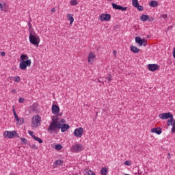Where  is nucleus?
<instances>
[{
    "label": "nucleus",
    "instance_id": "f257e3e1",
    "mask_svg": "<svg viewBox=\"0 0 175 175\" xmlns=\"http://www.w3.org/2000/svg\"><path fill=\"white\" fill-rule=\"evenodd\" d=\"M61 129V122L58 121L57 116L52 118L51 122L48 128V131L51 133L57 132Z\"/></svg>",
    "mask_w": 175,
    "mask_h": 175
},
{
    "label": "nucleus",
    "instance_id": "f03ea898",
    "mask_svg": "<svg viewBox=\"0 0 175 175\" xmlns=\"http://www.w3.org/2000/svg\"><path fill=\"white\" fill-rule=\"evenodd\" d=\"M159 118L161 120H167V118H170V120H168L167 122L168 126H170V125H172V122H173V115H172L170 112L159 114Z\"/></svg>",
    "mask_w": 175,
    "mask_h": 175
},
{
    "label": "nucleus",
    "instance_id": "7ed1b4c3",
    "mask_svg": "<svg viewBox=\"0 0 175 175\" xmlns=\"http://www.w3.org/2000/svg\"><path fill=\"white\" fill-rule=\"evenodd\" d=\"M40 122H42V119L39 117V116L36 115L33 116L31 120L32 128H38V126L40 125Z\"/></svg>",
    "mask_w": 175,
    "mask_h": 175
},
{
    "label": "nucleus",
    "instance_id": "20e7f679",
    "mask_svg": "<svg viewBox=\"0 0 175 175\" xmlns=\"http://www.w3.org/2000/svg\"><path fill=\"white\" fill-rule=\"evenodd\" d=\"M14 136H17V137H20L16 131H5L3 133L4 139H6V138L13 139V137H14Z\"/></svg>",
    "mask_w": 175,
    "mask_h": 175
},
{
    "label": "nucleus",
    "instance_id": "39448f33",
    "mask_svg": "<svg viewBox=\"0 0 175 175\" xmlns=\"http://www.w3.org/2000/svg\"><path fill=\"white\" fill-rule=\"evenodd\" d=\"M83 145L81 144H76L75 145L72 146L70 148L71 152H81V151H83Z\"/></svg>",
    "mask_w": 175,
    "mask_h": 175
},
{
    "label": "nucleus",
    "instance_id": "423d86ee",
    "mask_svg": "<svg viewBox=\"0 0 175 175\" xmlns=\"http://www.w3.org/2000/svg\"><path fill=\"white\" fill-rule=\"evenodd\" d=\"M29 39L31 44H33L34 46H39V37L33 36L32 35V33H30Z\"/></svg>",
    "mask_w": 175,
    "mask_h": 175
},
{
    "label": "nucleus",
    "instance_id": "0eeeda50",
    "mask_svg": "<svg viewBox=\"0 0 175 175\" xmlns=\"http://www.w3.org/2000/svg\"><path fill=\"white\" fill-rule=\"evenodd\" d=\"M29 57L28 55L25 54L21 55V60L24 62L25 65H26V67L31 66V64H32V62L31 59H28Z\"/></svg>",
    "mask_w": 175,
    "mask_h": 175
},
{
    "label": "nucleus",
    "instance_id": "6e6552de",
    "mask_svg": "<svg viewBox=\"0 0 175 175\" xmlns=\"http://www.w3.org/2000/svg\"><path fill=\"white\" fill-rule=\"evenodd\" d=\"M83 133H84V129L82 127L77 128L74 131V136L75 137H81Z\"/></svg>",
    "mask_w": 175,
    "mask_h": 175
},
{
    "label": "nucleus",
    "instance_id": "1a4fd4ad",
    "mask_svg": "<svg viewBox=\"0 0 175 175\" xmlns=\"http://www.w3.org/2000/svg\"><path fill=\"white\" fill-rule=\"evenodd\" d=\"M111 19V16L109 14H102L101 15H100V20L101 21H110Z\"/></svg>",
    "mask_w": 175,
    "mask_h": 175
},
{
    "label": "nucleus",
    "instance_id": "9d476101",
    "mask_svg": "<svg viewBox=\"0 0 175 175\" xmlns=\"http://www.w3.org/2000/svg\"><path fill=\"white\" fill-rule=\"evenodd\" d=\"M135 42L139 44V46H146L147 44V40L146 39H142L140 37L135 38Z\"/></svg>",
    "mask_w": 175,
    "mask_h": 175
},
{
    "label": "nucleus",
    "instance_id": "9b49d317",
    "mask_svg": "<svg viewBox=\"0 0 175 175\" xmlns=\"http://www.w3.org/2000/svg\"><path fill=\"white\" fill-rule=\"evenodd\" d=\"M148 69L150 70V72H155V70L159 69V66H158V64H148Z\"/></svg>",
    "mask_w": 175,
    "mask_h": 175
},
{
    "label": "nucleus",
    "instance_id": "f8f14e48",
    "mask_svg": "<svg viewBox=\"0 0 175 175\" xmlns=\"http://www.w3.org/2000/svg\"><path fill=\"white\" fill-rule=\"evenodd\" d=\"M95 54L94 53L90 52L88 55V62L89 64H94V61H95Z\"/></svg>",
    "mask_w": 175,
    "mask_h": 175
},
{
    "label": "nucleus",
    "instance_id": "ddd939ff",
    "mask_svg": "<svg viewBox=\"0 0 175 175\" xmlns=\"http://www.w3.org/2000/svg\"><path fill=\"white\" fill-rule=\"evenodd\" d=\"M52 113L53 114H58L59 113V107L57 105H53L52 106Z\"/></svg>",
    "mask_w": 175,
    "mask_h": 175
},
{
    "label": "nucleus",
    "instance_id": "4468645a",
    "mask_svg": "<svg viewBox=\"0 0 175 175\" xmlns=\"http://www.w3.org/2000/svg\"><path fill=\"white\" fill-rule=\"evenodd\" d=\"M152 133H157V135H161L162 133V129L161 127L153 128L151 129Z\"/></svg>",
    "mask_w": 175,
    "mask_h": 175
},
{
    "label": "nucleus",
    "instance_id": "2eb2a0df",
    "mask_svg": "<svg viewBox=\"0 0 175 175\" xmlns=\"http://www.w3.org/2000/svg\"><path fill=\"white\" fill-rule=\"evenodd\" d=\"M70 126H68V124H61V131L62 132H66L68 131V129H69Z\"/></svg>",
    "mask_w": 175,
    "mask_h": 175
},
{
    "label": "nucleus",
    "instance_id": "dca6fc26",
    "mask_svg": "<svg viewBox=\"0 0 175 175\" xmlns=\"http://www.w3.org/2000/svg\"><path fill=\"white\" fill-rule=\"evenodd\" d=\"M67 20L68 21H70V25H72L73 24V22L75 21V18L70 14H67Z\"/></svg>",
    "mask_w": 175,
    "mask_h": 175
},
{
    "label": "nucleus",
    "instance_id": "f3484780",
    "mask_svg": "<svg viewBox=\"0 0 175 175\" xmlns=\"http://www.w3.org/2000/svg\"><path fill=\"white\" fill-rule=\"evenodd\" d=\"M84 175H95V172H92L91 170L90 169H85L84 170Z\"/></svg>",
    "mask_w": 175,
    "mask_h": 175
},
{
    "label": "nucleus",
    "instance_id": "a211bd4d",
    "mask_svg": "<svg viewBox=\"0 0 175 175\" xmlns=\"http://www.w3.org/2000/svg\"><path fill=\"white\" fill-rule=\"evenodd\" d=\"M19 68L21 69V70H25L27 69V65L21 60V62L19 64Z\"/></svg>",
    "mask_w": 175,
    "mask_h": 175
},
{
    "label": "nucleus",
    "instance_id": "6ab92c4d",
    "mask_svg": "<svg viewBox=\"0 0 175 175\" xmlns=\"http://www.w3.org/2000/svg\"><path fill=\"white\" fill-rule=\"evenodd\" d=\"M141 21H147L150 20V16L148 15H142L140 18Z\"/></svg>",
    "mask_w": 175,
    "mask_h": 175
},
{
    "label": "nucleus",
    "instance_id": "aec40b11",
    "mask_svg": "<svg viewBox=\"0 0 175 175\" xmlns=\"http://www.w3.org/2000/svg\"><path fill=\"white\" fill-rule=\"evenodd\" d=\"M131 51H133V53H139L140 51V49L135 46H131Z\"/></svg>",
    "mask_w": 175,
    "mask_h": 175
},
{
    "label": "nucleus",
    "instance_id": "412c9836",
    "mask_svg": "<svg viewBox=\"0 0 175 175\" xmlns=\"http://www.w3.org/2000/svg\"><path fill=\"white\" fill-rule=\"evenodd\" d=\"M149 6H151V8H157V6H158V3L155 1H151Z\"/></svg>",
    "mask_w": 175,
    "mask_h": 175
},
{
    "label": "nucleus",
    "instance_id": "4be33fe9",
    "mask_svg": "<svg viewBox=\"0 0 175 175\" xmlns=\"http://www.w3.org/2000/svg\"><path fill=\"white\" fill-rule=\"evenodd\" d=\"M109 170L106 167H103L100 170V173L102 175H107Z\"/></svg>",
    "mask_w": 175,
    "mask_h": 175
},
{
    "label": "nucleus",
    "instance_id": "5701e85b",
    "mask_svg": "<svg viewBox=\"0 0 175 175\" xmlns=\"http://www.w3.org/2000/svg\"><path fill=\"white\" fill-rule=\"evenodd\" d=\"M33 139H34V140H36V142H38V143H43V140L40 138H39L38 137L36 136H33Z\"/></svg>",
    "mask_w": 175,
    "mask_h": 175
},
{
    "label": "nucleus",
    "instance_id": "b1692460",
    "mask_svg": "<svg viewBox=\"0 0 175 175\" xmlns=\"http://www.w3.org/2000/svg\"><path fill=\"white\" fill-rule=\"evenodd\" d=\"M111 5H112L113 9H115L116 10H120V5H118L114 3H113Z\"/></svg>",
    "mask_w": 175,
    "mask_h": 175
},
{
    "label": "nucleus",
    "instance_id": "393cba45",
    "mask_svg": "<svg viewBox=\"0 0 175 175\" xmlns=\"http://www.w3.org/2000/svg\"><path fill=\"white\" fill-rule=\"evenodd\" d=\"M132 5L134 6V8H136L139 5V1L138 0H132Z\"/></svg>",
    "mask_w": 175,
    "mask_h": 175
},
{
    "label": "nucleus",
    "instance_id": "a878e982",
    "mask_svg": "<svg viewBox=\"0 0 175 175\" xmlns=\"http://www.w3.org/2000/svg\"><path fill=\"white\" fill-rule=\"evenodd\" d=\"M170 125H172V132L175 133V120L173 119L172 122Z\"/></svg>",
    "mask_w": 175,
    "mask_h": 175
},
{
    "label": "nucleus",
    "instance_id": "bb28decb",
    "mask_svg": "<svg viewBox=\"0 0 175 175\" xmlns=\"http://www.w3.org/2000/svg\"><path fill=\"white\" fill-rule=\"evenodd\" d=\"M55 165H58V166H62V165H64V161H62V160H57L55 161Z\"/></svg>",
    "mask_w": 175,
    "mask_h": 175
},
{
    "label": "nucleus",
    "instance_id": "cd10ccee",
    "mask_svg": "<svg viewBox=\"0 0 175 175\" xmlns=\"http://www.w3.org/2000/svg\"><path fill=\"white\" fill-rule=\"evenodd\" d=\"M71 6H76L77 5V0H71L70 2Z\"/></svg>",
    "mask_w": 175,
    "mask_h": 175
},
{
    "label": "nucleus",
    "instance_id": "c85d7f7f",
    "mask_svg": "<svg viewBox=\"0 0 175 175\" xmlns=\"http://www.w3.org/2000/svg\"><path fill=\"white\" fill-rule=\"evenodd\" d=\"M135 8L137 9V10H139V12H143V10H144V8L139 4Z\"/></svg>",
    "mask_w": 175,
    "mask_h": 175
},
{
    "label": "nucleus",
    "instance_id": "c756f323",
    "mask_svg": "<svg viewBox=\"0 0 175 175\" xmlns=\"http://www.w3.org/2000/svg\"><path fill=\"white\" fill-rule=\"evenodd\" d=\"M21 140L23 144H28V141L27 140V139L22 137L21 138Z\"/></svg>",
    "mask_w": 175,
    "mask_h": 175
},
{
    "label": "nucleus",
    "instance_id": "7c9ffc66",
    "mask_svg": "<svg viewBox=\"0 0 175 175\" xmlns=\"http://www.w3.org/2000/svg\"><path fill=\"white\" fill-rule=\"evenodd\" d=\"M62 146H61V144H57L55 145V150H57L58 151H59V150H62Z\"/></svg>",
    "mask_w": 175,
    "mask_h": 175
},
{
    "label": "nucleus",
    "instance_id": "2f4dec72",
    "mask_svg": "<svg viewBox=\"0 0 175 175\" xmlns=\"http://www.w3.org/2000/svg\"><path fill=\"white\" fill-rule=\"evenodd\" d=\"M14 81H15V83H20V77L18 76L14 77Z\"/></svg>",
    "mask_w": 175,
    "mask_h": 175
},
{
    "label": "nucleus",
    "instance_id": "473e14b6",
    "mask_svg": "<svg viewBox=\"0 0 175 175\" xmlns=\"http://www.w3.org/2000/svg\"><path fill=\"white\" fill-rule=\"evenodd\" d=\"M127 9H128L127 7H122V6H121V5H120V7L119 8V10H122V12L126 11Z\"/></svg>",
    "mask_w": 175,
    "mask_h": 175
},
{
    "label": "nucleus",
    "instance_id": "72a5a7b5",
    "mask_svg": "<svg viewBox=\"0 0 175 175\" xmlns=\"http://www.w3.org/2000/svg\"><path fill=\"white\" fill-rule=\"evenodd\" d=\"M111 75H109L107 77V80H108V83H110L111 81Z\"/></svg>",
    "mask_w": 175,
    "mask_h": 175
},
{
    "label": "nucleus",
    "instance_id": "f704fd0d",
    "mask_svg": "<svg viewBox=\"0 0 175 175\" xmlns=\"http://www.w3.org/2000/svg\"><path fill=\"white\" fill-rule=\"evenodd\" d=\"M161 18H164V20H167V15L166 14L161 15Z\"/></svg>",
    "mask_w": 175,
    "mask_h": 175
},
{
    "label": "nucleus",
    "instance_id": "c9c22d12",
    "mask_svg": "<svg viewBox=\"0 0 175 175\" xmlns=\"http://www.w3.org/2000/svg\"><path fill=\"white\" fill-rule=\"evenodd\" d=\"M25 99L24 98H20L18 100L19 103H24Z\"/></svg>",
    "mask_w": 175,
    "mask_h": 175
},
{
    "label": "nucleus",
    "instance_id": "e433bc0d",
    "mask_svg": "<svg viewBox=\"0 0 175 175\" xmlns=\"http://www.w3.org/2000/svg\"><path fill=\"white\" fill-rule=\"evenodd\" d=\"M124 165H126V166H131V161H126L124 162Z\"/></svg>",
    "mask_w": 175,
    "mask_h": 175
},
{
    "label": "nucleus",
    "instance_id": "4c0bfd02",
    "mask_svg": "<svg viewBox=\"0 0 175 175\" xmlns=\"http://www.w3.org/2000/svg\"><path fill=\"white\" fill-rule=\"evenodd\" d=\"M29 135L33 139V136H35V135H33V131H29Z\"/></svg>",
    "mask_w": 175,
    "mask_h": 175
},
{
    "label": "nucleus",
    "instance_id": "58836bf2",
    "mask_svg": "<svg viewBox=\"0 0 175 175\" xmlns=\"http://www.w3.org/2000/svg\"><path fill=\"white\" fill-rule=\"evenodd\" d=\"M0 10L1 12L3 11V5H2V3H0Z\"/></svg>",
    "mask_w": 175,
    "mask_h": 175
},
{
    "label": "nucleus",
    "instance_id": "ea45409f",
    "mask_svg": "<svg viewBox=\"0 0 175 175\" xmlns=\"http://www.w3.org/2000/svg\"><path fill=\"white\" fill-rule=\"evenodd\" d=\"M1 57H5L6 55V53L4 51L1 52Z\"/></svg>",
    "mask_w": 175,
    "mask_h": 175
},
{
    "label": "nucleus",
    "instance_id": "a19ab883",
    "mask_svg": "<svg viewBox=\"0 0 175 175\" xmlns=\"http://www.w3.org/2000/svg\"><path fill=\"white\" fill-rule=\"evenodd\" d=\"M172 54H173L174 58H175V47H174V49H173Z\"/></svg>",
    "mask_w": 175,
    "mask_h": 175
},
{
    "label": "nucleus",
    "instance_id": "79ce46f5",
    "mask_svg": "<svg viewBox=\"0 0 175 175\" xmlns=\"http://www.w3.org/2000/svg\"><path fill=\"white\" fill-rule=\"evenodd\" d=\"M13 114L14 116H17V113H16V110H14V109H13Z\"/></svg>",
    "mask_w": 175,
    "mask_h": 175
},
{
    "label": "nucleus",
    "instance_id": "37998d69",
    "mask_svg": "<svg viewBox=\"0 0 175 175\" xmlns=\"http://www.w3.org/2000/svg\"><path fill=\"white\" fill-rule=\"evenodd\" d=\"M15 119L16 120V121H19V119H18V116L16 115L14 116Z\"/></svg>",
    "mask_w": 175,
    "mask_h": 175
},
{
    "label": "nucleus",
    "instance_id": "c03bdc74",
    "mask_svg": "<svg viewBox=\"0 0 175 175\" xmlns=\"http://www.w3.org/2000/svg\"><path fill=\"white\" fill-rule=\"evenodd\" d=\"M113 54H114L115 57H117V51H113Z\"/></svg>",
    "mask_w": 175,
    "mask_h": 175
},
{
    "label": "nucleus",
    "instance_id": "a18cd8bd",
    "mask_svg": "<svg viewBox=\"0 0 175 175\" xmlns=\"http://www.w3.org/2000/svg\"><path fill=\"white\" fill-rule=\"evenodd\" d=\"M12 94H16V91L15 89H14V90H12Z\"/></svg>",
    "mask_w": 175,
    "mask_h": 175
},
{
    "label": "nucleus",
    "instance_id": "49530a36",
    "mask_svg": "<svg viewBox=\"0 0 175 175\" xmlns=\"http://www.w3.org/2000/svg\"><path fill=\"white\" fill-rule=\"evenodd\" d=\"M59 122H60V123H61V122L64 123V122H65V120H64V119H62V120L59 121Z\"/></svg>",
    "mask_w": 175,
    "mask_h": 175
},
{
    "label": "nucleus",
    "instance_id": "de8ad7c7",
    "mask_svg": "<svg viewBox=\"0 0 175 175\" xmlns=\"http://www.w3.org/2000/svg\"><path fill=\"white\" fill-rule=\"evenodd\" d=\"M51 12H52V13H54V12H55V8H52Z\"/></svg>",
    "mask_w": 175,
    "mask_h": 175
},
{
    "label": "nucleus",
    "instance_id": "09e8293b",
    "mask_svg": "<svg viewBox=\"0 0 175 175\" xmlns=\"http://www.w3.org/2000/svg\"><path fill=\"white\" fill-rule=\"evenodd\" d=\"M28 27H29V28H31V27H32V25H31V23H28Z\"/></svg>",
    "mask_w": 175,
    "mask_h": 175
},
{
    "label": "nucleus",
    "instance_id": "8fccbe9b",
    "mask_svg": "<svg viewBox=\"0 0 175 175\" xmlns=\"http://www.w3.org/2000/svg\"><path fill=\"white\" fill-rule=\"evenodd\" d=\"M150 21H154V18H151L150 20H149Z\"/></svg>",
    "mask_w": 175,
    "mask_h": 175
},
{
    "label": "nucleus",
    "instance_id": "3c124183",
    "mask_svg": "<svg viewBox=\"0 0 175 175\" xmlns=\"http://www.w3.org/2000/svg\"><path fill=\"white\" fill-rule=\"evenodd\" d=\"M10 175H17V174H10Z\"/></svg>",
    "mask_w": 175,
    "mask_h": 175
},
{
    "label": "nucleus",
    "instance_id": "603ef678",
    "mask_svg": "<svg viewBox=\"0 0 175 175\" xmlns=\"http://www.w3.org/2000/svg\"><path fill=\"white\" fill-rule=\"evenodd\" d=\"M148 38H150V36H148Z\"/></svg>",
    "mask_w": 175,
    "mask_h": 175
}]
</instances>
